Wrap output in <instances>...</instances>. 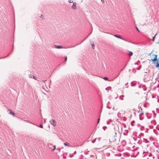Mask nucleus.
I'll return each instance as SVG.
<instances>
[{
  "mask_svg": "<svg viewBox=\"0 0 159 159\" xmlns=\"http://www.w3.org/2000/svg\"><path fill=\"white\" fill-rule=\"evenodd\" d=\"M149 56L150 57V61H152L153 64H155V62H157L159 61L158 59L157 58V55L154 54L153 52H151Z\"/></svg>",
  "mask_w": 159,
  "mask_h": 159,
  "instance_id": "obj_1",
  "label": "nucleus"
},
{
  "mask_svg": "<svg viewBox=\"0 0 159 159\" xmlns=\"http://www.w3.org/2000/svg\"><path fill=\"white\" fill-rule=\"evenodd\" d=\"M51 124L52 125H53L54 126H55L56 125V121L53 119L49 121Z\"/></svg>",
  "mask_w": 159,
  "mask_h": 159,
  "instance_id": "obj_2",
  "label": "nucleus"
},
{
  "mask_svg": "<svg viewBox=\"0 0 159 159\" xmlns=\"http://www.w3.org/2000/svg\"><path fill=\"white\" fill-rule=\"evenodd\" d=\"M76 3L75 2H74L73 3V5L72 6V8L74 9H75L76 8Z\"/></svg>",
  "mask_w": 159,
  "mask_h": 159,
  "instance_id": "obj_3",
  "label": "nucleus"
},
{
  "mask_svg": "<svg viewBox=\"0 0 159 159\" xmlns=\"http://www.w3.org/2000/svg\"><path fill=\"white\" fill-rule=\"evenodd\" d=\"M49 145L51 146H52V148H53L52 149V151H54L56 149V146L55 145H52V144H49Z\"/></svg>",
  "mask_w": 159,
  "mask_h": 159,
  "instance_id": "obj_4",
  "label": "nucleus"
},
{
  "mask_svg": "<svg viewBox=\"0 0 159 159\" xmlns=\"http://www.w3.org/2000/svg\"><path fill=\"white\" fill-rule=\"evenodd\" d=\"M55 48H58V49L62 48H63L62 46H60L59 45H57V46L55 45Z\"/></svg>",
  "mask_w": 159,
  "mask_h": 159,
  "instance_id": "obj_5",
  "label": "nucleus"
},
{
  "mask_svg": "<svg viewBox=\"0 0 159 159\" xmlns=\"http://www.w3.org/2000/svg\"><path fill=\"white\" fill-rule=\"evenodd\" d=\"M8 111H10V114L11 115H12L13 116L14 115V113L13 111H12L11 110H9Z\"/></svg>",
  "mask_w": 159,
  "mask_h": 159,
  "instance_id": "obj_6",
  "label": "nucleus"
},
{
  "mask_svg": "<svg viewBox=\"0 0 159 159\" xmlns=\"http://www.w3.org/2000/svg\"><path fill=\"white\" fill-rule=\"evenodd\" d=\"M64 144L65 146L70 147V144L69 143H67V142H65V143H64Z\"/></svg>",
  "mask_w": 159,
  "mask_h": 159,
  "instance_id": "obj_7",
  "label": "nucleus"
},
{
  "mask_svg": "<svg viewBox=\"0 0 159 159\" xmlns=\"http://www.w3.org/2000/svg\"><path fill=\"white\" fill-rule=\"evenodd\" d=\"M158 62H155V64H156V67L157 68H159V63H158Z\"/></svg>",
  "mask_w": 159,
  "mask_h": 159,
  "instance_id": "obj_8",
  "label": "nucleus"
},
{
  "mask_svg": "<svg viewBox=\"0 0 159 159\" xmlns=\"http://www.w3.org/2000/svg\"><path fill=\"white\" fill-rule=\"evenodd\" d=\"M114 36L115 37H116L117 38H119V39H122V38L120 36H118L117 34L115 35H114Z\"/></svg>",
  "mask_w": 159,
  "mask_h": 159,
  "instance_id": "obj_9",
  "label": "nucleus"
},
{
  "mask_svg": "<svg viewBox=\"0 0 159 159\" xmlns=\"http://www.w3.org/2000/svg\"><path fill=\"white\" fill-rule=\"evenodd\" d=\"M133 53L132 52L129 51V52L128 54V55L129 56H131L132 55Z\"/></svg>",
  "mask_w": 159,
  "mask_h": 159,
  "instance_id": "obj_10",
  "label": "nucleus"
},
{
  "mask_svg": "<svg viewBox=\"0 0 159 159\" xmlns=\"http://www.w3.org/2000/svg\"><path fill=\"white\" fill-rule=\"evenodd\" d=\"M103 79L106 80H108V79L107 77H104L103 78Z\"/></svg>",
  "mask_w": 159,
  "mask_h": 159,
  "instance_id": "obj_11",
  "label": "nucleus"
},
{
  "mask_svg": "<svg viewBox=\"0 0 159 159\" xmlns=\"http://www.w3.org/2000/svg\"><path fill=\"white\" fill-rule=\"evenodd\" d=\"M31 78H33L35 80H36V79L35 78V76L33 75H30Z\"/></svg>",
  "mask_w": 159,
  "mask_h": 159,
  "instance_id": "obj_12",
  "label": "nucleus"
},
{
  "mask_svg": "<svg viewBox=\"0 0 159 159\" xmlns=\"http://www.w3.org/2000/svg\"><path fill=\"white\" fill-rule=\"evenodd\" d=\"M68 2H70V3H72V2H73V1L72 0H68Z\"/></svg>",
  "mask_w": 159,
  "mask_h": 159,
  "instance_id": "obj_13",
  "label": "nucleus"
},
{
  "mask_svg": "<svg viewBox=\"0 0 159 159\" xmlns=\"http://www.w3.org/2000/svg\"><path fill=\"white\" fill-rule=\"evenodd\" d=\"M92 48L94 49V48L95 46L94 45H92Z\"/></svg>",
  "mask_w": 159,
  "mask_h": 159,
  "instance_id": "obj_14",
  "label": "nucleus"
},
{
  "mask_svg": "<svg viewBox=\"0 0 159 159\" xmlns=\"http://www.w3.org/2000/svg\"><path fill=\"white\" fill-rule=\"evenodd\" d=\"M39 127L41 128H43V125L41 124L40 125H39Z\"/></svg>",
  "mask_w": 159,
  "mask_h": 159,
  "instance_id": "obj_15",
  "label": "nucleus"
},
{
  "mask_svg": "<svg viewBox=\"0 0 159 159\" xmlns=\"http://www.w3.org/2000/svg\"><path fill=\"white\" fill-rule=\"evenodd\" d=\"M136 29H137V30L139 31V30L138 29V28L137 27V26H136Z\"/></svg>",
  "mask_w": 159,
  "mask_h": 159,
  "instance_id": "obj_16",
  "label": "nucleus"
},
{
  "mask_svg": "<svg viewBox=\"0 0 159 159\" xmlns=\"http://www.w3.org/2000/svg\"><path fill=\"white\" fill-rule=\"evenodd\" d=\"M67 57H65V61H67Z\"/></svg>",
  "mask_w": 159,
  "mask_h": 159,
  "instance_id": "obj_17",
  "label": "nucleus"
},
{
  "mask_svg": "<svg viewBox=\"0 0 159 159\" xmlns=\"http://www.w3.org/2000/svg\"><path fill=\"white\" fill-rule=\"evenodd\" d=\"M43 16L42 15H41V16H40V17L41 18H43Z\"/></svg>",
  "mask_w": 159,
  "mask_h": 159,
  "instance_id": "obj_18",
  "label": "nucleus"
},
{
  "mask_svg": "<svg viewBox=\"0 0 159 159\" xmlns=\"http://www.w3.org/2000/svg\"><path fill=\"white\" fill-rule=\"evenodd\" d=\"M101 1L103 3H104V0H101Z\"/></svg>",
  "mask_w": 159,
  "mask_h": 159,
  "instance_id": "obj_19",
  "label": "nucleus"
},
{
  "mask_svg": "<svg viewBox=\"0 0 159 159\" xmlns=\"http://www.w3.org/2000/svg\"><path fill=\"white\" fill-rule=\"evenodd\" d=\"M155 36L153 37V38L152 40H153V41H154V38H155Z\"/></svg>",
  "mask_w": 159,
  "mask_h": 159,
  "instance_id": "obj_20",
  "label": "nucleus"
},
{
  "mask_svg": "<svg viewBox=\"0 0 159 159\" xmlns=\"http://www.w3.org/2000/svg\"><path fill=\"white\" fill-rule=\"evenodd\" d=\"M99 120H100V119L99 118L98 119V122H99Z\"/></svg>",
  "mask_w": 159,
  "mask_h": 159,
  "instance_id": "obj_21",
  "label": "nucleus"
}]
</instances>
